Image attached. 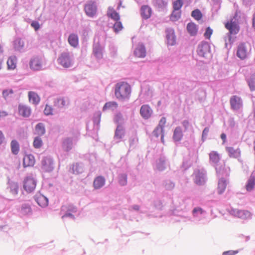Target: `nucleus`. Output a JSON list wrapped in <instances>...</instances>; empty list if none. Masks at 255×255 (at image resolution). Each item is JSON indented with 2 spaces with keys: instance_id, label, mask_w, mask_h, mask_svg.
Listing matches in <instances>:
<instances>
[{
  "instance_id": "f257e3e1",
  "label": "nucleus",
  "mask_w": 255,
  "mask_h": 255,
  "mask_svg": "<svg viewBox=\"0 0 255 255\" xmlns=\"http://www.w3.org/2000/svg\"><path fill=\"white\" fill-rule=\"evenodd\" d=\"M131 93L129 84L126 82H120L115 86V94L117 99L121 100L128 99Z\"/></svg>"
},
{
  "instance_id": "f03ea898",
  "label": "nucleus",
  "mask_w": 255,
  "mask_h": 255,
  "mask_svg": "<svg viewBox=\"0 0 255 255\" xmlns=\"http://www.w3.org/2000/svg\"><path fill=\"white\" fill-rule=\"evenodd\" d=\"M58 62L64 68H68L73 65V61L68 53H62L57 59Z\"/></svg>"
},
{
  "instance_id": "7ed1b4c3",
  "label": "nucleus",
  "mask_w": 255,
  "mask_h": 255,
  "mask_svg": "<svg viewBox=\"0 0 255 255\" xmlns=\"http://www.w3.org/2000/svg\"><path fill=\"white\" fill-rule=\"evenodd\" d=\"M197 52L200 56L203 57L208 56L210 53L209 44L206 41L201 42L198 46Z\"/></svg>"
},
{
  "instance_id": "20e7f679",
  "label": "nucleus",
  "mask_w": 255,
  "mask_h": 255,
  "mask_svg": "<svg viewBox=\"0 0 255 255\" xmlns=\"http://www.w3.org/2000/svg\"><path fill=\"white\" fill-rule=\"evenodd\" d=\"M225 27L229 31V39H231V35L237 34L240 30V26L235 22L230 21L225 24Z\"/></svg>"
},
{
  "instance_id": "39448f33",
  "label": "nucleus",
  "mask_w": 255,
  "mask_h": 255,
  "mask_svg": "<svg viewBox=\"0 0 255 255\" xmlns=\"http://www.w3.org/2000/svg\"><path fill=\"white\" fill-rule=\"evenodd\" d=\"M36 187V181L33 178L27 177L24 181L23 188L27 192H32Z\"/></svg>"
},
{
  "instance_id": "423d86ee",
  "label": "nucleus",
  "mask_w": 255,
  "mask_h": 255,
  "mask_svg": "<svg viewBox=\"0 0 255 255\" xmlns=\"http://www.w3.org/2000/svg\"><path fill=\"white\" fill-rule=\"evenodd\" d=\"M248 49L244 43H241L238 47L237 56L241 59H245L248 57Z\"/></svg>"
},
{
  "instance_id": "0eeeda50",
  "label": "nucleus",
  "mask_w": 255,
  "mask_h": 255,
  "mask_svg": "<svg viewBox=\"0 0 255 255\" xmlns=\"http://www.w3.org/2000/svg\"><path fill=\"white\" fill-rule=\"evenodd\" d=\"M84 10L88 16L93 17L97 12V7L95 2L89 1L85 5Z\"/></svg>"
},
{
  "instance_id": "6e6552de",
  "label": "nucleus",
  "mask_w": 255,
  "mask_h": 255,
  "mask_svg": "<svg viewBox=\"0 0 255 255\" xmlns=\"http://www.w3.org/2000/svg\"><path fill=\"white\" fill-rule=\"evenodd\" d=\"M230 103L231 108L234 110H238L242 106L241 98L236 95L231 97Z\"/></svg>"
},
{
  "instance_id": "1a4fd4ad",
  "label": "nucleus",
  "mask_w": 255,
  "mask_h": 255,
  "mask_svg": "<svg viewBox=\"0 0 255 255\" xmlns=\"http://www.w3.org/2000/svg\"><path fill=\"white\" fill-rule=\"evenodd\" d=\"M42 65V60L39 57H33L30 61V68L34 70H39L41 69Z\"/></svg>"
},
{
  "instance_id": "9d476101",
  "label": "nucleus",
  "mask_w": 255,
  "mask_h": 255,
  "mask_svg": "<svg viewBox=\"0 0 255 255\" xmlns=\"http://www.w3.org/2000/svg\"><path fill=\"white\" fill-rule=\"evenodd\" d=\"M140 114L143 119H148L151 117L152 110L148 105H143L141 107Z\"/></svg>"
},
{
  "instance_id": "9b49d317",
  "label": "nucleus",
  "mask_w": 255,
  "mask_h": 255,
  "mask_svg": "<svg viewBox=\"0 0 255 255\" xmlns=\"http://www.w3.org/2000/svg\"><path fill=\"white\" fill-rule=\"evenodd\" d=\"M134 55L138 58H144L146 56V50L142 44H139L134 51Z\"/></svg>"
},
{
  "instance_id": "f8f14e48",
  "label": "nucleus",
  "mask_w": 255,
  "mask_h": 255,
  "mask_svg": "<svg viewBox=\"0 0 255 255\" xmlns=\"http://www.w3.org/2000/svg\"><path fill=\"white\" fill-rule=\"evenodd\" d=\"M35 158L31 154L24 156L23 159V165L24 167L33 166L35 164Z\"/></svg>"
},
{
  "instance_id": "ddd939ff",
  "label": "nucleus",
  "mask_w": 255,
  "mask_h": 255,
  "mask_svg": "<svg viewBox=\"0 0 255 255\" xmlns=\"http://www.w3.org/2000/svg\"><path fill=\"white\" fill-rule=\"evenodd\" d=\"M54 103V106L58 108H63L69 104V101L68 98L60 97L55 99Z\"/></svg>"
},
{
  "instance_id": "4468645a",
  "label": "nucleus",
  "mask_w": 255,
  "mask_h": 255,
  "mask_svg": "<svg viewBox=\"0 0 255 255\" xmlns=\"http://www.w3.org/2000/svg\"><path fill=\"white\" fill-rule=\"evenodd\" d=\"M152 13V10L151 8L148 5H143L140 8V14L142 17L144 19L149 18Z\"/></svg>"
},
{
  "instance_id": "2eb2a0df",
  "label": "nucleus",
  "mask_w": 255,
  "mask_h": 255,
  "mask_svg": "<svg viewBox=\"0 0 255 255\" xmlns=\"http://www.w3.org/2000/svg\"><path fill=\"white\" fill-rule=\"evenodd\" d=\"M18 113L23 117H28L31 114V110L28 107L20 104L18 106Z\"/></svg>"
},
{
  "instance_id": "dca6fc26",
  "label": "nucleus",
  "mask_w": 255,
  "mask_h": 255,
  "mask_svg": "<svg viewBox=\"0 0 255 255\" xmlns=\"http://www.w3.org/2000/svg\"><path fill=\"white\" fill-rule=\"evenodd\" d=\"M105 183V179L101 176L97 177L94 180L93 186L95 189H98L102 187Z\"/></svg>"
},
{
  "instance_id": "f3484780",
  "label": "nucleus",
  "mask_w": 255,
  "mask_h": 255,
  "mask_svg": "<svg viewBox=\"0 0 255 255\" xmlns=\"http://www.w3.org/2000/svg\"><path fill=\"white\" fill-rule=\"evenodd\" d=\"M35 199L37 204L42 207H46L48 205V199L42 195H37Z\"/></svg>"
},
{
  "instance_id": "a211bd4d",
  "label": "nucleus",
  "mask_w": 255,
  "mask_h": 255,
  "mask_svg": "<svg viewBox=\"0 0 255 255\" xmlns=\"http://www.w3.org/2000/svg\"><path fill=\"white\" fill-rule=\"evenodd\" d=\"M187 30L190 35L195 36L197 33L198 27L195 23L190 22L187 25Z\"/></svg>"
},
{
  "instance_id": "6ab92c4d",
  "label": "nucleus",
  "mask_w": 255,
  "mask_h": 255,
  "mask_svg": "<svg viewBox=\"0 0 255 255\" xmlns=\"http://www.w3.org/2000/svg\"><path fill=\"white\" fill-rule=\"evenodd\" d=\"M226 150L231 158H237L240 155V151L239 149H235L232 147H227Z\"/></svg>"
},
{
  "instance_id": "aec40b11",
  "label": "nucleus",
  "mask_w": 255,
  "mask_h": 255,
  "mask_svg": "<svg viewBox=\"0 0 255 255\" xmlns=\"http://www.w3.org/2000/svg\"><path fill=\"white\" fill-rule=\"evenodd\" d=\"M107 15L112 19L118 21L120 19V15L119 13L113 8L109 7L108 8Z\"/></svg>"
},
{
  "instance_id": "412c9836",
  "label": "nucleus",
  "mask_w": 255,
  "mask_h": 255,
  "mask_svg": "<svg viewBox=\"0 0 255 255\" xmlns=\"http://www.w3.org/2000/svg\"><path fill=\"white\" fill-rule=\"evenodd\" d=\"M42 165L46 171H49L52 168V161L50 158H44L42 161Z\"/></svg>"
},
{
  "instance_id": "4be33fe9",
  "label": "nucleus",
  "mask_w": 255,
  "mask_h": 255,
  "mask_svg": "<svg viewBox=\"0 0 255 255\" xmlns=\"http://www.w3.org/2000/svg\"><path fill=\"white\" fill-rule=\"evenodd\" d=\"M28 98L30 102L33 104H37L40 101V98L34 92L30 91L28 93Z\"/></svg>"
},
{
  "instance_id": "5701e85b",
  "label": "nucleus",
  "mask_w": 255,
  "mask_h": 255,
  "mask_svg": "<svg viewBox=\"0 0 255 255\" xmlns=\"http://www.w3.org/2000/svg\"><path fill=\"white\" fill-rule=\"evenodd\" d=\"M183 137V133L180 127H177L175 129L174 132H173V139L176 141H180Z\"/></svg>"
},
{
  "instance_id": "b1692460",
  "label": "nucleus",
  "mask_w": 255,
  "mask_h": 255,
  "mask_svg": "<svg viewBox=\"0 0 255 255\" xmlns=\"http://www.w3.org/2000/svg\"><path fill=\"white\" fill-rule=\"evenodd\" d=\"M68 42L70 45L74 47H76L78 45V37L75 34H71L68 38Z\"/></svg>"
},
{
  "instance_id": "393cba45",
  "label": "nucleus",
  "mask_w": 255,
  "mask_h": 255,
  "mask_svg": "<svg viewBox=\"0 0 255 255\" xmlns=\"http://www.w3.org/2000/svg\"><path fill=\"white\" fill-rule=\"evenodd\" d=\"M16 65V59L15 57H10L7 61V68L9 70H13L15 68Z\"/></svg>"
},
{
  "instance_id": "a878e982",
  "label": "nucleus",
  "mask_w": 255,
  "mask_h": 255,
  "mask_svg": "<svg viewBox=\"0 0 255 255\" xmlns=\"http://www.w3.org/2000/svg\"><path fill=\"white\" fill-rule=\"evenodd\" d=\"M10 147L12 153L15 155L17 154L19 151L18 142L15 140H12L10 143Z\"/></svg>"
},
{
  "instance_id": "bb28decb",
  "label": "nucleus",
  "mask_w": 255,
  "mask_h": 255,
  "mask_svg": "<svg viewBox=\"0 0 255 255\" xmlns=\"http://www.w3.org/2000/svg\"><path fill=\"white\" fill-rule=\"evenodd\" d=\"M72 141L70 138L65 139L63 142V148L66 151H69L72 149Z\"/></svg>"
},
{
  "instance_id": "cd10ccee",
  "label": "nucleus",
  "mask_w": 255,
  "mask_h": 255,
  "mask_svg": "<svg viewBox=\"0 0 255 255\" xmlns=\"http://www.w3.org/2000/svg\"><path fill=\"white\" fill-rule=\"evenodd\" d=\"M195 182L198 185H201L204 182V174L200 172L195 173Z\"/></svg>"
},
{
  "instance_id": "c85d7f7f",
  "label": "nucleus",
  "mask_w": 255,
  "mask_h": 255,
  "mask_svg": "<svg viewBox=\"0 0 255 255\" xmlns=\"http://www.w3.org/2000/svg\"><path fill=\"white\" fill-rule=\"evenodd\" d=\"M227 186V183L225 180L221 179L219 180L218 186V193L221 194L223 193Z\"/></svg>"
},
{
  "instance_id": "c756f323",
  "label": "nucleus",
  "mask_w": 255,
  "mask_h": 255,
  "mask_svg": "<svg viewBox=\"0 0 255 255\" xmlns=\"http://www.w3.org/2000/svg\"><path fill=\"white\" fill-rule=\"evenodd\" d=\"M118 104L116 102H109L106 103L103 107V110L106 111L107 110H114L117 108Z\"/></svg>"
},
{
  "instance_id": "7c9ffc66",
  "label": "nucleus",
  "mask_w": 255,
  "mask_h": 255,
  "mask_svg": "<svg viewBox=\"0 0 255 255\" xmlns=\"http://www.w3.org/2000/svg\"><path fill=\"white\" fill-rule=\"evenodd\" d=\"M210 160L214 163H217L220 161L219 154L216 152L213 151L209 154Z\"/></svg>"
},
{
  "instance_id": "2f4dec72",
  "label": "nucleus",
  "mask_w": 255,
  "mask_h": 255,
  "mask_svg": "<svg viewBox=\"0 0 255 255\" xmlns=\"http://www.w3.org/2000/svg\"><path fill=\"white\" fill-rule=\"evenodd\" d=\"M255 185V177L251 176L248 181V183L246 185V189L248 191H252Z\"/></svg>"
},
{
  "instance_id": "473e14b6",
  "label": "nucleus",
  "mask_w": 255,
  "mask_h": 255,
  "mask_svg": "<svg viewBox=\"0 0 255 255\" xmlns=\"http://www.w3.org/2000/svg\"><path fill=\"white\" fill-rule=\"evenodd\" d=\"M181 17V11L179 10H173L170 16V19L172 21L178 20Z\"/></svg>"
},
{
  "instance_id": "72a5a7b5",
  "label": "nucleus",
  "mask_w": 255,
  "mask_h": 255,
  "mask_svg": "<svg viewBox=\"0 0 255 255\" xmlns=\"http://www.w3.org/2000/svg\"><path fill=\"white\" fill-rule=\"evenodd\" d=\"M35 130L38 134L43 135L45 133V128L43 124L39 123L35 127Z\"/></svg>"
},
{
  "instance_id": "f704fd0d",
  "label": "nucleus",
  "mask_w": 255,
  "mask_h": 255,
  "mask_svg": "<svg viewBox=\"0 0 255 255\" xmlns=\"http://www.w3.org/2000/svg\"><path fill=\"white\" fill-rule=\"evenodd\" d=\"M93 52L96 57L97 58H101L102 56V48L99 45L94 46L93 49Z\"/></svg>"
},
{
  "instance_id": "c9c22d12",
  "label": "nucleus",
  "mask_w": 255,
  "mask_h": 255,
  "mask_svg": "<svg viewBox=\"0 0 255 255\" xmlns=\"http://www.w3.org/2000/svg\"><path fill=\"white\" fill-rule=\"evenodd\" d=\"M192 16L197 20H199L202 17V14L200 10L198 9H196L193 10L191 13Z\"/></svg>"
},
{
  "instance_id": "e433bc0d",
  "label": "nucleus",
  "mask_w": 255,
  "mask_h": 255,
  "mask_svg": "<svg viewBox=\"0 0 255 255\" xmlns=\"http://www.w3.org/2000/svg\"><path fill=\"white\" fill-rule=\"evenodd\" d=\"M124 134V132L122 127L120 126H118L117 127L116 132H115V137L118 139H121L122 138Z\"/></svg>"
},
{
  "instance_id": "4c0bfd02",
  "label": "nucleus",
  "mask_w": 255,
  "mask_h": 255,
  "mask_svg": "<svg viewBox=\"0 0 255 255\" xmlns=\"http://www.w3.org/2000/svg\"><path fill=\"white\" fill-rule=\"evenodd\" d=\"M166 122V118L164 117L162 118L159 123L158 126L156 128L154 132H156L158 130H160V131H162L163 129V127L165 125Z\"/></svg>"
},
{
  "instance_id": "58836bf2",
  "label": "nucleus",
  "mask_w": 255,
  "mask_h": 255,
  "mask_svg": "<svg viewBox=\"0 0 255 255\" xmlns=\"http://www.w3.org/2000/svg\"><path fill=\"white\" fill-rule=\"evenodd\" d=\"M183 5V0H176L173 3V9L175 10H179Z\"/></svg>"
},
{
  "instance_id": "ea45409f",
  "label": "nucleus",
  "mask_w": 255,
  "mask_h": 255,
  "mask_svg": "<svg viewBox=\"0 0 255 255\" xmlns=\"http://www.w3.org/2000/svg\"><path fill=\"white\" fill-rule=\"evenodd\" d=\"M249 85L251 90H255V74H253L249 80Z\"/></svg>"
},
{
  "instance_id": "a19ab883",
  "label": "nucleus",
  "mask_w": 255,
  "mask_h": 255,
  "mask_svg": "<svg viewBox=\"0 0 255 255\" xmlns=\"http://www.w3.org/2000/svg\"><path fill=\"white\" fill-rule=\"evenodd\" d=\"M33 146L36 148H39L41 147L42 145V141L40 137H36L33 141Z\"/></svg>"
},
{
  "instance_id": "79ce46f5",
  "label": "nucleus",
  "mask_w": 255,
  "mask_h": 255,
  "mask_svg": "<svg viewBox=\"0 0 255 255\" xmlns=\"http://www.w3.org/2000/svg\"><path fill=\"white\" fill-rule=\"evenodd\" d=\"M31 213L30 207L27 205H23L21 208V214L26 215Z\"/></svg>"
},
{
  "instance_id": "37998d69",
  "label": "nucleus",
  "mask_w": 255,
  "mask_h": 255,
  "mask_svg": "<svg viewBox=\"0 0 255 255\" xmlns=\"http://www.w3.org/2000/svg\"><path fill=\"white\" fill-rule=\"evenodd\" d=\"M166 37L169 44L173 45L175 43V37L173 33L167 34Z\"/></svg>"
},
{
  "instance_id": "c03bdc74",
  "label": "nucleus",
  "mask_w": 255,
  "mask_h": 255,
  "mask_svg": "<svg viewBox=\"0 0 255 255\" xmlns=\"http://www.w3.org/2000/svg\"><path fill=\"white\" fill-rule=\"evenodd\" d=\"M119 183L121 185H126L127 183V175L122 174L119 177Z\"/></svg>"
},
{
  "instance_id": "a18cd8bd",
  "label": "nucleus",
  "mask_w": 255,
  "mask_h": 255,
  "mask_svg": "<svg viewBox=\"0 0 255 255\" xmlns=\"http://www.w3.org/2000/svg\"><path fill=\"white\" fill-rule=\"evenodd\" d=\"M13 94V91L12 89L4 90L2 92V95L5 99L11 97Z\"/></svg>"
},
{
  "instance_id": "49530a36",
  "label": "nucleus",
  "mask_w": 255,
  "mask_h": 255,
  "mask_svg": "<svg viewBox=\"0 0 255 255\" xmlns=\"http://www.w3.org/2000/svg\"><path fill=\"white\" fill-rule=\"evenodd\" d=\"M123 27L121 22L116 21V23L113 26V28L116 32H118L123 29Z\"/></svg>"
},
{
  "instance_id": "de8ad7c7",
  "label": "nucleus",
  "mask_w": 255,
  "mask_h": 255,
  "mask_svg": "<svg viewBox=\"0 0 255 255\" xmlns=\"http://www.w3.org/2000/svg\"><path fill=\"white\" fill-rule=\"evenodd\" d=\"M53 109L50 106L46 105L44 110V113L45 115L48 116L53 114Z\"/></svg>"
},
{
  "instance_id": "09e8293b",
  "label": "nucleus",
  "mask_w": 255,
  "mask_h": 255,
  "mask_svg": "<svg viewBox=\"0 0 255 255\" xmlns=\"http://www.w3.org/2000/svg\"><path fill=\"white\" fill-rule=\"evenodd\" d=\"M213 33V30L210 27H208L206 29L205 32L204 34V37L208 39H209Z\"/></svg>"
},
{
  "instance_id": "8fccbe9b",
  "label": "nucleus",
  "mask_w": 255,
  "mask_h": 255,
  "mask_svg": "<svg viewBox=\"0 0 255 255\" xmlns=\"http://www.w3.org/2000/svg\"><path fill=\"white\" fill-rule=\"evenodd\" d=\"M123 117L121 113L117 114L115 117V122L119 124L123 121Z\"/></svg>"
},
{
  "instance_id": "3c124183",
  "label": "nucleus",
  "mask_w": 255,
  "mask_h": 255,
  "mask_svg": "<svg viewBox=\"0 0 255 255\" xmlns=\"http://www.w3.org/2000/svg\"><path fill=\"white\" fill-rule=\"evenodd\" d=\"M165 161L162 159H160L159 163L157 165V168L160 170H162L164 169Z\"/></svg>"
},
{
  "instance_id": "603ef678",
  "label": "nucleus",
  "mask_w": 255,
  "mask_h": 255,
  "mask_svg": "<svg viewBox=\"0 0 255 255\" xmlns=\"http://www.w3.org/2000/svg\"><path fill=\"white\" fill-rule=\"evenodd\" d=\"M31 26L36 31L39 29L40 25L37 21H34L31 23Z\"/></svg>"
},
{
  "instance_id": "864d4df0",
  "label": "nucleus",
  "mask_w": 255,
  "mask_h": 255,
  "mask_svg": "<svg viewBox=\"0 0 255 255\" xmlns=\"http://www.w3.org/2000/svg\"><path fill=\"white\" fill-rule=\"evenodd\" d=\"M238 253L237 251H228L223 253V255H235Z\"/></svg>"
},
{
  "instance_id": "5fc2aeb1",
  "label": "nucleus",
  "mask_w": 255,
  "mask_h": 255,
  "mask_svg": "<svg viewBox=\"0 0 255 255\" xmlns=\"http://www.w3.org/2000/svg\"><path fill=\"white\" fill-rule=\"evenodd\" d=\"M23 45V42L20 39H17L15 41V45L16 47H17V45L19 46L20 47H22Z\"/></svg>"
},
{
  "instance_id": "6e6d98bb",
  "label": "nucleus",
  "mask_w": 255,
  "mask_h": 255,
  "mask_svg": "<svg viewBox=\"0 0 255 255\" xmlns=\"http://www.w3.org/2000/svg\"><path fill=\"white\" fill-rule=\"evenodd\" d=\"M209 131L208 128H205L202 132V138H206Z\"/></svg>"
},
{
  "instance_id": "4d7b16f0",
  "label": "nucleus",
  "mask_w": 255,
  "mask_h": 255,
  "mask_svg": "<svg viewBox=\"0 0 255 255\" xmlns=\"http://www.w3.org/2000/svg\"><path fill=\"white\" fill-rule=\"evenodd\" d=\"M193 212V213L199 212L200 214H202L203 213V210L201 208H196L194 209Z\"/></svg>"
},
{
  "instance_id": "13d9d810",
  "label": "nucleus",
  "mask_w": 255,
  "mask_h": 255,
  "mask_svg": "<svg viewBox=\"0 0 255 255\" xmlns=\"http://www.w3.org/2000/svg\"><path fill=\"white\" fill-rule=\"evenodd\" d=\"M12 191L14 194L17 193V190H18V186L17 185H14L12 186Z\"/></svg>"
},
{
  "instance_id": "bf43d9fd",
  "label": "nucleus",
  "mask_w": 255,
  "mask_h": 255,
  "mask_svg": "<svg viewBox=\"0 0 255 255\" xmlns=\"http://www.w3.org/2000/svg\"><path fill=\"white\" fill-rule=\"evenodd\" d=\"M7 115V114L5 111H0V119L1 118H3Z\"/></svg>"
},
{
  "instance_id": "052dcab7",
  "label": "nucleus",
  "mask_w": 255,
  "mask_h": 255,
  "mask_svg": "<svg viewBox=\"0 0 255 255\" xmlns=\"http://www.w3.org/2000/svg\"><path fill=\"white\" fill-rule=\"evenodd\" d=\"M4 136L2 132L0 130V145L2 144L4 140Z\"/></svg>"
},
{
  "instance_id": "680f3d73",
  "label": "nucleus",
  "mask_w": 255,
  "mask_h": 255,
  "mask_svg": "<svg viewBox=\"0 0 255 255\" xmlns=\"http://www.w3.org/2000/svg\"><path fill=\"white\" fill-rule=\"evenodd\" d=\"M252 26L255 29V13L253 14L252 18Z\"/></svg>"
},
{
  "instance_id": "e2e57ef3",
  "label": "nucleus",
  "mask_w": 255,
  "mask_h": 255,
  "mask_svg": "<svg viewBox=\"0 0 255 255\" xmlns=\"http://www.w3.org/2000/svg\"><path fill=\"white\" fill-rule=\"evenodd\" d=\"M221 138L223 141V143H225L226 142V134L223 133L221 135Z\"/></svg>"
},
{
  "instance_id": "0e129e2a",
  "label": "nucleus",
  "mask_w": 255,
  "mask_h": 255,
  "mask_svg": "<svg viewBox=\"0 0 255 255\" xmlns=\"http://www.w3.org/2000/svg\"><path fill=\"white\" fill-rule=\"evenodd\" d=\"M189 125V123L188 121H184L183 122V125L185 127V128H187L188 127Z\"/></svg>"
},
{
  "instance_id": "69168bd1",
  "label": "nucleus",
  "mask_w": 255,
  "mask_h": 255,
  "mask_svg": "<svg viewBox=\"0 0 255 255\" xmlns=\"http://www.w3.org/2000/svg\"><path fill=\"white\" fill-rule=\"evenodd\" d=\"M3 47H2V45L0 44V53H3Z\"/></svg>"
},
{
  "instance_id": "338daca9",
  "label": "nucleus",
  "mask_w": 255,
  "mask_h": 255,
  "mask_svg": "<svg viewBox=\"0 0 255 255\" xmlns=\"http://www.w3.org/2000/svg\"><path fill=\"white\" fill-rule=\"evenodd\" d=\"M2 59L0 58V70L1 68L2 67Z\"/></svg>"
},
{
  "instance_id": "774afa93",
  "label": "nucleus",
  "mask_w": 255,
  "mask_h": 255,
  "mask_svg": "<svg viewBox=\"0 0 255 255\" xmlns=\"http://www.w3.org/2000/svg\"><path fill=\"white\" fill-rule=\"evenodd\" d=\"M72 216V215H71V214H66V215H64V216H62V218H64V217H67V216Z\"/></svg>"
}]
</instances>
